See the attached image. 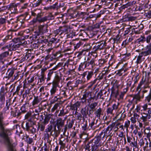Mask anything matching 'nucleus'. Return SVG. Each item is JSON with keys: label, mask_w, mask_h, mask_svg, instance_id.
<instances>
[{"label": "nucleus", "mask_w": 151, "mask_h": 151, "mask_svg": "<svg viewBox=\"0 0 151 151\" xmlns=\"http://www.w3.org/2000/svg\"><path fill=\"white\" fill-rule=\"evenodd\" d=\"M5 90L4 86L1 87L0 92V109L2 108L4 106L5 99ZM3 117V113L0 112V130L1 132H7L8 130L5 129L3 127L2 122Z\"/></svg>", "instance_id": "1"}, {"label": "nucleus", "mask_w": 151, "mask_h": 151, "mask_svg": "<svg viewBox=\"0 0 151 151\" xmlns=\"http://www.w3.org/2000/svg\"><path fill=\"white\" fill-rule=\"evenodd\" d=\"M20 42V43L16 44V43H15L14 42H10L8 45L3 47L2 48V49L4 50L7 49H8V51H11L13 50H16L19 48L21 45L24 46L27 43V42Z\"/></svg>", "instance_id": "2"}, {"label": "nucleus", "mask_w": 151, "mask_h": 151, "mask_svg": "<svg viewBox=\"0 0 151 151\" xmlns=\"http://www.w3.org/2000/svg\"><path fill=\"white\" fill-rule=\"evenodd\" d=\"M47 27L46 25H40L38 26L37 29L34 32L35 34L33 35V38L37 39L38 36L47 33L48 31Z\"/></svg>", "instance_id": "3"}, {"label": "nucleus", "mask_w": 151, "mask_h": 151, "mask_svg": "<svg viewBox=\"0 0 151 151\" xmlns=\"http://www.w3.org/2000/svg\"><path fill=\"white\" fill-rule=\"evenodd\" d=\"M43 13L39 9L34 10L31 12V15L35 18H33L32 22L33 23H36L37 22L40 23L41 18L43 16Z\"/></svg>", "instance_id": "4"}, {"label": "nucleus", "mask_w": 151, "mask_h": 151, "mask_svg": "<svg viewBox=\"0 0 151 151\" xmlns=\"http://www.w3.org/2000/svg\"><path fill=\"white\" fill-rule=\"evenodd\" d=\"M6 133H0V136L3 138L7 145L9 151H16L15 149L12 145Z\"/></svg>", "instance_id": "5"}, {"label": "nucleus", "mask_w": 151, "mask_h": 151, "mask_svg": "<svg viewBox=\"0 0 151 151\" xmlns=\"http://www.w3.org/2000/svg\"><path fill=\"white\" fill-rule=\"evenodd\" d=\"M151 40V34L148 35L146 37H145L144 35L141 36L138 39L135 41V43L138 44L143 43L145 41L148 43H150Z\"/></svg>", "instance_id": "6"}, {"label": "nucleus", "mask_w": 151, "mask_h": 151, "mask_svg": "<svg viewBox=\"0 0 151 151\" xmlns=\"http://www.w3.org/2000/svg\"><path fill=\"white\" fill-rule=\"evenodd\" d=\"M106 43L104 41H101L96 43L95 46L93 48V51L94 52L103 49L106 46Z\"/></svg>", "instance_id": "7"}, {"label": "nucleus", "mask_w": 151, "mask_h": 151, "mask_svg": "<svg viewBox=\"0 0 151 151\" xmlns=\"http://www.w3.org/2000/svg\"><path fill=\"white\" fill-rule=\"evenodd\" d=\"M94 74V73L92 70H86L80 75L82 76V78L85 79L86 78L87 81H88L92 78Z\"/></svg>", "instance_id": "8"}, {"label": "nucleus", "mask_w": 151, "mask_h": 151, "mask_svg": "<svg viewBox=\"0 0 151 151\" xmlns=\"http://www.w3.org/2000/svg\"><path fill=\"white\" fill-rule=\"evenodd\" d=\"M63 33L65 32V35L68 38H72L73 34L70 32V29L69 26L65 25L63 27H61Z\"/></svg>", "instance_id": "9"}, {"label": "nucleus", "mask_w": 151, "mask_h": 151, "mask_svg": "<svg viewBox=\"0 0 151 151\" xmlns=\"http://www.w3.org/2000/svg\"><path fill=\"white\" fill-rule=\"evenodd\" d=\"M89 58L87 59V60L85 61V67L87 68L88 69H91L93 68V67L95 65V60L94 58L92 59L90 61Z\"/></svg>", "instance_id": "10"}, {"label": "nucleus", "mask_w": 151, "mask_h": 151, "mask_svg": "<svg viewBox=\"0 0 151 151\" xmlns=\"http://www.w3.org/2000/svg\"><path fill=\"white\" fill-rule=\"evenodd\" d=\"M22 127L27 131H30V132H36V129L32 127H30L28 122L24 124L23 122L22 124Z\"/></svg>", "instance_id": "11"}, {"label": "nucleus", "mask_w": 151, "mask_h": 151, "mask_svg": "<svg viewBox=\"0 0 151 151\" xmlns=\"http://www.w3.org/2000/svg\"><path fill=\"white\" fill-rule=\"evenodd\" d=\"M54 80L52 83L59 84L61 78V73L59 70L55 71Z\"/></svg>", "instance_id": "12"}, {"label": "nucleus", "mask_w": 151, "mask_h": 151, "mask_svg": "<svg viewBox=\"0 0 151 151\" xmlns=\"http://www.w3.org/2000/svg\"><path fill=\"white\" fill-rule=\"evenodd\" d=\"M56 121V123L54 125L56 127L57 126L58 129V130L59 131V132H60L61 129V127L64 125V120H63L61 118H59L57 119Z\"/></svg>", "instance_id": "13"}, {"label": "nucleus", "mask_w": 151, "mask_h": 151, "mask_svg": "<svg viewBox=\"0 0 151 151\" xmlns=\"http://www.w3.org/2000/svg\"><path fill=\"white\" fill-rule=\"evenodd\" d=\"M54 18V16L51 13H50L47 16L43 17H42L40 23L44 22L47 20H53Z\"/></svg>", "instance_id": "14"}, {"label": "nucleus", "mask_w": 151, "mask_h": 151, "mask_svg": "<svg viewBox=\"0 0 151 151\" xmlns=\"http://www.w3.org/2000/svg\"><path fill=\"white\" fill-rule=\"evenodd\" d=\"M140 91V90L138 91L136 94L133 95L132 99L131 100L132 103H133V104H137V101H140V96L139 95Z\"/></svg>", "instance_id": "15"}, {"label": "nucleus", "mask_w": 151, "mask_h": 151, "mask_svg": "<svg viewBox=\"0 0 151 151\" xmlns=\"http://www.w3.org/2000/svg\"><path fill=\"white\" fill-rule=\"evenodd\" d=\"M17 6V5L15 3H12L9 5V9L10 10L11 14H17L18 12Z\"/></svg>", "instance_id": "16"}, {"label": "nucleus", "mask_w": 151, "mask_h": 151, "mask_svg": "<svg viewBox=\"0 0 151 151\" xmlns=\"http://www.w3.org/2000/svg\"><path fill=\"white\" fill-rule=\"evenodd\" d=\"M12 32L11 30L9 31L8 32L9 35H7L5 38H0V45H3L7 40L11 39L12 38V37L11 35L12 34Z\"/></svg>", "instance_id": "17"}, {"label": "nucleus", "mask_w": 151, "mask_h": 151, "mask_svg": "<svg viewBox=\"0 0 151 151\" xmlns=\"http://www.w3.org/2000/svg\"><path fill=\"white\" fill-rule=\"evenodd\" d=\"M145 50L142 52L144 56L151 54V42L145 47Z\"/></svg>", "instance_id": "18"}, {"label": "nucleus", "mask_w": 151, "mask_h": 151, "mask_svg": "<svg viewBox=\"0 0 151 151\" xmlns=\"http://www.w3.org/2000/svg\"><path fill=\"white\" fill-rule=\"evenodd\" d=\"M44 118L43 121L42 122L44 124H47L52 117V115L50 114H48L47 112L44 113Z\"/></svg>", "instance_id": "19"}, {"label": "nucleus", "mask_w": 151, "mask_h": 151, "mask_svg": "<svg viewBox=\"0 0 151 151\" xmlns=\"http://www.w3.org/2000/svg\"><path fill=\"white\" fill-rule=\"evenodd\" d=\"M42 98L39 96H34V99L32 102V105L33 106L35 107L41 101Z\"/></svg>", "instance_id": "20"}, {"label": "nucleus", "mask_w": 151, "mask_h": 151, "mask_svg": "<svg viewBox=\"0 0 151 151\" xmlns=\"http://www.w3.org/2000/svg\"><path fill=\"white\" fill-rule=\"evenodd\" d=\"M48 127L45 129V132H52L53 131L55 132H57V130H56L55 126L53 124H51L50 125L49 124L48 126Z\"/></svg>", "instance_id": "21"}, {"label": "nucleus", "mask_w": 151, "mask_h": 151, "mask_svg": "<svg viewBox=\"0 0 151 151\" xmlns=\"http://www.w3.org/2000/svg\"><path fill=\"white\" fill-rule=\"evenodd\" d=\"M52 87L50 90V93L51 95H52L55 94L58 89L57 88V87L59 86V84L52 83Z\"/></svg>", "instance_id": "22"}, {"label": "nucleus", "mask_w": 151, "mask_h": 151, "mask_svg": "<svg viewBox=\"0 0 151 151\" xmlns=\"http://www.w3.org/2000/svg\"><path fill=\"white\" fill-rule=\"evenodd\" d=\"M88 108H86V106L81 109V113L83 115V119L84 118H87L88 111Z\"/></svg>", "instance_id": "23"}, {"label": "nucleus", "mask_w": 151, "mask_h": 151, "mask_svg": "<svg viewBox=\"0 0 151 151\" xmlns=\"http://www.w3.org/2000/svg\"><path fill=\"white\" fill-rule=\"evenodd\" d=\"M46 78L45 77L44 74H42L38 78V83H39V85H42L44 83L45 80Z\"/></svg>", "instance_id": "24"}, {"label": "nucleus", "mask_w": 151, "mask_h": 151, "mask_svg": "<svg viewBox=\"0 0 151 151\" xmlns=\"http://www.w3.org/2000/svg\"><path fill=\"white\" fill-rule=\"evenodd\" d=\"M143 56H144V55L142 52H141L139 54V55L137 57L136 61V63L137 64L140 63L142 62L143 60L142 57Z\"/></svg>", "instance_id": "25"}, {"label": "nucleus", "mask_w": 151, "mask_h": 151, "mask_svg": "<svg viewBox=\"0 0 151 151\" xmlns=\"http://www.w3.org/2000/svg\"><path fill=\"white\" fill-rule=\"evenodd\" d=\"M101 140V137L99 136H97L93 139V143L94 144L97 145H100L101 144L99 143V142Z\"/></svg>", "instance_id": "26"}, {"label": "nucleus", "mask_w": 151, "mask_h": 151, "mask_svg": "<svg viewBox=\"0 0 151 151\" xmlns=\"http://www.w3.org/2000/svg\"><path fill=\"white\" fill-rule=\"evenodd\" d=\"M81 104L80 102L77 101L71 106V109L72 110H77L78 108H79Z\"/></svg>", "instance_id": "27"}, {"label": "nucleus", "mask_w": 151, "mask_h": 151, "mask_svg": "<svg viewBox=\"0 0 151 151\" xmlns=\"http://www.w3.org/2000/svg\"><path fill=\"white\" fill-rule=\"evenodd\" d=\"M102 109L100 108H99L98 109L95 110L94 114H95L96 116L99 119L100 118V116L101 114Z\"/></svg>", "instance_id": "28"}, {"label": "nucleus", "mask_w": 151, "mask_h": 151, "mask_svg": "<svg viewBox=\"0 0 151 151\" xmlns=\"http://www.w3.org/2000/svg\"><path fill=\"white\" fill-rule=\"evenodd\" d=\"M77 17H76V18L77 19L81 18L83 19L84 18V16L86 15V13L84 12L77 11Z\"/></svg>", "instance_id": "29"}, {"label": "nucleus", "mask_w": 151, "mask_h": 151, "mask_svg": "<svg viewBox=\"0 0 151 151\" xmlns=\"http://www.w3.org/2000/svg\"><path fill=\"white\" fill-rule=\"evenodd\" d=\"M23 38L22 37H21L20 36L18 37H17L14 38L13 40V41L12 42H14L15 43H17L18 42L19 43H20L21 42H24V41L22 40Z\"/></svg>", "instance_id": "30"}, {"label": "nucleus", "mask_w": 151, "mask_h": 151, "mask_svg": "<svg viewBox=\"0 0 151 151\" xmlns=\"http://www.w3.org/2000/svg\"><path fill=\"white\" fill-rule=\"evenodd\" d=\"M85 61L83 62H82L79 65V67L78 69V70L79 71H83L86 68L85 67Z\"/></svg>", "instance_id": "31"}, {"label": "nucleus", "mask_w": 151, "mask_h": 151, "mask_svg": "<svg viewBox=\"0 0 151 151\" xmlns=\"http://www.w3.org/2000/svg\"><path fill=\"white\" fill-rule=\"evenodd\" d=\"M82 45V44L81 42H79L78 43H73V45L72 44L71 46V47H73L74 49V50H75L79 47L81 45Z\"/></svg>", "instance_id": "32"}, {"label": "nucleus", "mask_w": 151, "mask_h": 151, "mask_svg": "<svg viewBox=\"0 0 151 151\" xmlns=\"http://www.w3.org/2000/svg\"><path fill=\"white\" fill-rule=\"evenodd\" d=\"M143 115H142L141 117V119L142 120L143 122H145L147 121L148 119H149V116L145 113H143Z\"/></svg>", "instance_id": "33"}, {"label": "nucleus", "mask_w": 151, "mask_h": 151, "mask_svg": "<svg viewBox=\"0 0 151 151\" xmlns=\"http://www.w3.org/2000/svg\"><path fill=\"white\" fill-rule=\"evenodd\" d=\"M98 103L94 102L91 103L90 104H88V106L91 109H93V110L95 109L96 106L98 105Z\"/></svg>", "instance_id": "34"}, {"label": "nucleus", "mask_w": 151, "mask_h": 151, "mask_svg": "<svg viewBox=\"0 0 151 151\" xmlns=\"http://www.w3.org/2000/svg\"><path fill=\"white\" fill-rule=\"evenodd\" d=\"M25 18L26 17L24 15H22L18 17L17 19V20L18 22H19L22 24L24 23Z\"/></svg>", "instance_id": "35"}, {"label": "nucleus", "mask_w": 151, "mask_h": 151, "mask_svg": "<svg viewBox=\"0 0 151 151\" xmlns=\"http://www.w3.org/2000/svg\"><path fill=\"white\" fill-rule=\"evenodd\" d=\"M46 125V124H44L43 123H41V124H40L39 125L38 127V130L40 129V131H43L44 130L45 128V126Z\"/></svg>", "instance_id": "36"}, {"label": "nucleus", "mask_w": 151, "mask_h": 151, "mask_svg": "<svg viewBox=\"0 0 151 151\" xmlns=\"http://www.w3.org/2000/svg\"><path fill=\"white\" fill-rule=\"evenodd\" d=\"M28 121L30 122V124L31 125H35V124L36 122L37 121L36 120H35L34 118L31 116Z\"/></svg>", "instance_id": "37"}, {"label": "nucleus", "mask_w": 151, "mask_h": 151, "mask_svg": "<svg viewBox=\"0 0 151 151\" xmlns=\"http://www.w3.org/2000/svg\"><path fill=\"white\" fill-rule=\"evenodd\" d=\"M136 3V1H130L127 3L124 6V8H127L129 6H130L134 4H135Z\"/></svg>", "instance_id": "38"}, {"label": "nucleus", "mask_w": 151, "mask_h": 151, "mask_svg": "<svg viewBox=\"0 0 151 151\" xmlns=\"http://www.w3.org/2000/svg\"><path fill=\"white\" fill-rule=\"evenodd\" d=\"M54 33L56 35L59 34L60 35L62 34L63 33V32L61 27H59V29L55 30L54 31Z\"/></svg>", "instance_id": "39"}, {"label": "nucleus", "mask_w": 151, "mask_h": 151, "mask_svg": "<svg viewBox=\"0 0 151 151\" xmlns=\"http://www.w3.org/2000/svg\"><path fill=\"white\" fill-rule=\"evenodd\" d=\"M42 2V0H37L33 4L34 7H36L39 6Z\"/></svg>", "instance_id": "40"}, {"label": "nucleus", "mask_w": 151, "mask_h": 151, "mask_svg": "<svg viewBox=\"0 0 151 151\" xmlns=\"http://www.w3.org/2000/svg\"><path fill=\"white\" fill-rule=\"evenodd\" d=\"M32 116V112L31 111L27 112L25 116V119L28 120Z\"/></svg>", "instance_id": "41"}, {"label": "nucleus", "mask_w": 151, "mask_h": 151, "mask_svg": "<svg viewBox=\"0 0 151 151\" xmlns=\"http://www.w3.org/2000/svg\"><path fill=\"white\" fill-rule=\"evenodd\" d=\"M14 69H9L8 71V77L9 78L12 76L13 75L14 73Z\"/></svg>", "instance_id": "42"}, {"label": "nucleus", "mask_w": 151, "mask_h": 151, "mask_svg": "<svg viewBox=\"0 0 151 151\" xmlns=\"http://www.w3.org/2000/svg\"><path fill=\"white\" fill-rule=\"evenodd\" d=\"M129 15L127 14L123 16L122 19V22H126L129 21Z\"/></svg>", "instance_id": "43"}, {"label": "nucleus", "mask_w": 151, "mask_h": 151, "mask_svg": "<svg viewBox=\"0 0 151 151\" xmlns=\"http://www.w3.org/2000/svg\"><path fill=\"white\" fill-rule=\"evenodd\" d=\"M26 35V34H22V36H20L21 37H22V38H23V39H22V41L24 40H25L26 39H27L29 38H29L30 39L31 37V36H30V35Z\"/></svg>", "instance_id": "44"}, {"label": "nucleus", "mask_w": 151, "mask_h": 151, "mask_svg": "<svg viewBox=\"0 0 151 151\" xmlns=\"http://www.w3.org/2000/svg\"><path fill=\"white\" fill-rule=\"evenodd\" d=\"M104 76L105 74L104 73H101L99 74V76L97 77L94 80H96V82L97 80L100 81L102 79Z\"/></svg>", "instance_id": "45"}, {"label": "nucleus", "mask_w": 151, "mask_h": 151, "mask_svg": "<svg viewBox=\"0 0 151 151\" xmlns=\"http://www.w3.org/2000/svg\"><path fill=\"white\" fill-rule=\"evenodd\" d=\"M143 9V5L142 4H139L138 6H136V7L135 8V10L136 11H141Z\"/></svg>", "instance_id": "46"}, {"label": "nucleus", "mask_w": 151, "mask_h": 151, "mask_svg": "<svg viewBox=\"0 0 151 151\" xmlns=\"http://www.w3.org/2000/svg\"><path fill=\"white\" fill-rule=\"evenodd\" d=\"M83 98L86 99L89 96H91V92L90 91L86 92L83 95Z\"/></svg>", "instance_id": "47"}, {"label": "nucleus", "mask_w": 151, "mask_h": 151, "mask_svg": "<svg viewBox=\"0 0 151 151\" xmlns=\"http://www.w3.org/2000/svg\"><path fill=\"white\" fill-rule=\"evenodd\" d=\"M132 32L136 34H139L141 32V31L138 28L132 29Z\"/></svg>", "instance_id": "48"}, {"label": "nucleus", "mask_w": 151, "mask_h": 151, "mask_svg": "<svg viewBox=\"0 0 151 151\" xmlns=\"http://www.w3.org/2000/svg\"><path fill=\"white\" fill-rule=\"evenodd\" d=\"M115 124L114 123H113L111 124L110 125L108 126L106 129V132L107 131H111L113 127L115 125Z\"/></svg>", "instance_id": "49"}, {"label": "nucleus", "mask_w": 151, "mask_h": 151, "mask_svg": "<svg viewBox=\"0 0 151 151\" xmlns=\"http://www.w3.org/2000/svg\"><path fill=\"white\" fill-rule=\"evenodd\" d=\"M74 120L73 119H72L71 121H70V122H69L68 125H67L68 128H71L73 124L74 123Z\"/></svg>", "instance_id": "50"}, {"label": "nucleus", "mask_w": 151, "mask_h": 151, "mask_svg": "<svg viewBox=\"0 0 151 151\" xmlns=\"http://www.w3.org/2000/svg\"><path fill=\"white\" fill-rule=\"evenodd\" d=\"M20 72L19 71H18L15 73L14 75V78H12V79H13V81L17 79L19 77V75L20 74Z\"/></svg>", "instance_id": "51"}, {"label": "nucleus", "mask_w": 151, "mask_h": 151, "mask_svg": "<svg viewBox=\"0 0 151 151\" xmlns=\"http://www.w3.org/2000/svg\"><path fill=\"white\" fill-rule=\"evenodd\" d=\"M112 109L113 108L112 107H109L108 108L106 111V113L107 114H112L113 111L114 110Z\"/></svg>", "instance_id": "52"}, {"label": "nucleus", "mask_w": 151, "mask_h": 151, "mask_svg": "<svg viewBox=\"0 0 151 151\" xmlns=\"http://www.w3.org/2000/svg\"><path fill=\"white\" fill-rule=\"evenodd\" d=\"M58 3H55L52 5L50 6V8L53 9H58L59 8L58 6Z\"/></svg>", "instance_id": "53"}, {"label": "nucleus", "mask_w": 151, "mask_h": 151, "mask_svg": "<svg viewBox=\"0 0 151 151\" xmlns=\"http://www.w3.org/2000/svg\"><path fill=\"white\" fill-rule=\"evenodd\" d=\"M88 115L89 117H92L93 115V113L94 111V110L90 109H88Z\"/></svg>", "instance_id": "54"}, {"label": "nucleus", "mask_w": 151, "mask_h": 151, "mask_svg": "<svg viewBox=\"0 0 151 151\" xmlns=\"http://www.w3.org/2000/svg\"><path fill=\"white\" fill-rule=\"evenodd\" d=\"M151 99V91H150L149 95L146 97L145 100L147 101V102H150Z\"/></svg>", "instance_id": "55"}, {"label": "nucleus", "mask_w": 151, "mask_h": 151, "mask_svg": "<svg viewBox=\"0 0 151 151\" xmlns=\"http://www.w3.org/2000/svg\"><path fill=\"white\" fill-rule=\"evenodd\" d=\"M9 55V52L8 51L2 53L0 55L4 58L7 56Z\"/></svg>", "instance_id": "56"}, {"label": "nucleus", "mask_w": 151, "mask_h": 151, "mask_svg": "<svg viewBox=\"0 0 151 151\" xmlns=\"http://www.w3.org/2000/svg\"><path fill=\"white\" fill-rule=\"evenodd\" d=\"M66 114V113L64 112L63 109H62L60 111V113L58 115V116H64Z\"/></svg>", "instance_id": "57"}, {"label": "nucleus", "mask_w": 151, "mask_h": 151, "mask_svg": "<svg viewBox=\"0 0 151 151\" xmlns=\"http://www.w3.org/2000/svg\"><path fill=\"white\" fill-rule=\"evenodd\" d=\"M77 11H75L70 14V17L73 18H76L77 17Z\"/></svg>", "instance_id": "58"}, {"label": "nucleus", "mask_w": 151, "mask_h": 151, "mask_svg": "<svg viewBox=\"0 0 151 151\" xmlns=\"http://www.w3.org/2000/svg\"><path fill=\"white\" fill-rule=\"evenodd\" d=\"M100 145H97L94 144L92 146V151H95L97 150L98 147Z\"/></svg>", "instance_id": "59"}, {"label": "nucleus", "mask_w": 151, "mask_h": 151, "mask_svg": "<svg viewBox=\"0 0 151 151\" xmlns=\"http://www.w3.org/2000/svg\"><path fill=\"white\" fill-rule=\"evenodd\" d=\"M30 92V89L27 88V89L25 90L24 93L23 94V96H25L26 97L27 95L29 94Z\"/></svg>", "instance_id": "60"}, {"label": "nucleus", "mask_w": 151, "mask_h": 151, "mask_svg": "<svg viewBox=\"0 0 151 151\" xmlns=\"http://www.w3.org/2000/svg\"><path fill=\"white\" fill-rule=\"evenodd\" d=\"M131 29V28L130 27L127 28L124 31V36H125L127 35L130 32Z\"/></svg>", "instance_id": "61"}, {"label": "nucleus", "mask_w": 151, "mask_h": 151, "mask_svg": "<svg viewBox=\"0 0 151 151\" xmlns=\"http://www.w3.org/2000/svg\"><path fill=\"white\" fill-rule=\"evenodd\" d=\"M98 62L99 63V65H101L105 63L106 62V61L105 59H100L99 60Z\"/></svg>", "instance_id": "62"}, {"label": "nucleus", "mask_w": 151, "mask_h": 151, "mask_svg": "<svg viewBox=\"0 0 151 151\" xmlns=\"http://www.w3.org/2000/svg\"><path fill=\"white\" fill-rule=\"evenodd\" d=\"M22 84H20L18 86H17L16 89V91H15V93L18 94L19 93V91L20 90V88H22Z\"/></svg>", "instance_id": "63"}, {"label": "nucleus", "mask_w": 151, "mask_h": 151, "mask_svg": "<svg viewBox=\"0 0 151 151\" xmlns=\"http://www.w3.org/2000/svg\"><path fill=\"white\" fill-rule=\"evenodd\" d=\"M76 117L77 118L78 120H81V118H82V114L80 113H78L76 114Z\"/></svg>", "instance_id": "64"}]
</instances>
